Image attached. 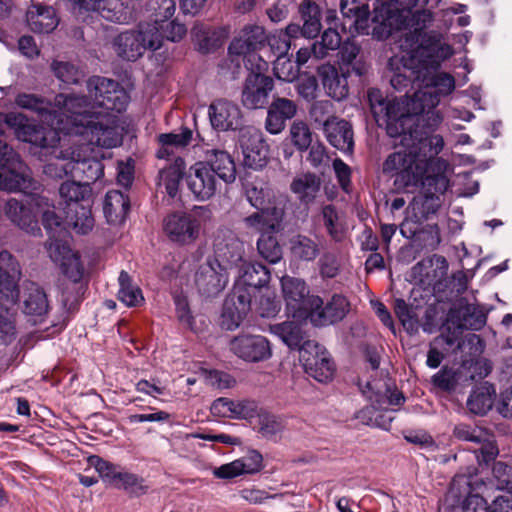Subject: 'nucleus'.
Instances as JSON below:
<instances>
[{
  "label": "nucleus",
  "instance_id": "obj_1",
  "mask_svg": "<svg viewBox=\"0 0 512 512\" xmlns=\"http://www.w3.org/2000/svg\"><path fill=\"white\" fill-rule=\"evenodd\" d=\"M410 67L416 69L417 77L421 78L423 88L413 96L401 99L384 98L378 89L368 91V101L371 112L379 125H385L389 136H397L410 131L415 116L422 113L428 115V126L436 129L443 117L433 109L439 104L440 98L451 94L455 89V79L447 73H435L439 62L423 47L416 48V55L410 62Z\"/></svg>",
  "mask_w": 512,
  "mask_h": 512
},
{
  "label": "nucleus",
  "instance_id": "obj_2",
  "mask_svg": "<svg viewBox=\"0 0 512 512\" xmlns=\"http://www.w3.org/2000/svg\"><path fill=\"white\" fill-rule=\"evenodd\" d=\"M92 105L86 96L57 94L55 105L64 113L66 120H59L58 126L66 133L87 134L92 142L106 147L122 143L118 131V114L128 107V94L118 82L93 76L87 81Z\"/></svg>",
  "mask_w": 512,
  "mask_h": 512
},
{
  "label": "nucleus",
  "instance_id": "obj_3",
  "mask_svg": "<svg viewBox=\"0 0 512 512\" xmlns=\"http://www.w3.org/2000/svg\"><path fill=\"white\" fill-rule=\"evenodd\" d=\"M21 166L22 162L14 150L0 142V190L24 193L28 197L29 205L27 207L11 198L5 204V214L20 229L33 236H39L41 229L33 209L49 208L51 204L47 197L41 195L42 185L18 171Z\"/></svg>",
  "mask_w": 512,
  "mask_h": 512
},
{
  "label": "nucleus",
  "instance_id": "obj_4",
  "mask_svg": "<svg viewBox=\"0 0 512 512\" xmlns=\"http://www.w3.org/2000/svg\"><path fill=\"white\" fill-rule=\"evenodd\" d=\"M420 0H377L374 16L369 19V8L356 0H341L340 9L344 18L351 20L350 31L358 34H372L385 39L394 31L413 26L415 17H430L427 11L413 12Z\"/></svg>",
  "mask_w": 512,
  "mask_h": 512
},
{
  "label": "nucleus",
  "instance_id": "obj_5",
  "mask_svg": "<svg viewBox=\"0 0 512 512\" xmlns=\"http://www.w3.org/2000/svg\"><path fill=\"white\" fill-rule=\"evenodd\" d=\"M281 291L288 313L299 320L310 319L313 309L322 304V299L311 295L307 284L300 278L283 276Z\"/></svg>",
  "mask_w": 512,
  "mask_h": 512
},
{
  "label": "nucleus",
  "instance_id": "obj_6",
  "mask_svg": "<svg viewBox=\"0 0 512 512\" xmlns=\"http://www.w3.org/2000/svg\"><path fill=\"white\" fill-rule=\"evenodd\" d=\"M426 167V153L418 152L413 144L407 151H398L389 155L383 164V171L400 175L406 185H411L422 179Z\"/></svg>",
  "mask_w": 512,
  "mask_h": 512
},
{
  "label": "nucleus",
  "instance_id": "obj_7",
  "mask_svg": "<svg viewBox=\"0 0 512 512\" xmlns=\"http://www.w3.org/2000/svg\"><path fill=\"white\" fill-rule=\"evenodd\" d=\"M84 137L85 143L74 144L70 147L71 159L73 161V178L89 185L100 179L104 174V166L94 153L93 146L107 148L90 140L87 134H78Z\"/></svg>",
  "mask_w": 512,
  "mask_h": 512
},
{
  "label": "nucleus",
  "instance_id": "obj_8",
  "mask_svg": "<svg viewBox=\"0 0 512 512\" xmlns=\"http://www.w3.org/2000/svg\"><path fill=\"white\" fill-rule=\"evenodd\" d=\"M258 60L257 71H252L246 77L241 92V103L250 110L263 108L268 103L269 94L274 88L272 78L262 73L267 68V62L260 57Z\"/></svg>",
  "mask_w": 512,
  "mask_h": 512
},
{
  "label": "nucleus",
  "instance_id": "obj_9",
  "mask_svg": "<svg viewBox=\"0 0 512 512\" xmlns=\"http://www.w3.org/2000/svg\"><path fill=\"white\" fill-rule=\"evenodd\" d=\"M299 360L305 372L318 382H328L335 373V365L328 351L315 341H307L300 349Z\"/></svg>",
  "mask_w": 512,
  "mask_h": 512
},
{
  "label": "nucleus",
  "instance_id": "obj_10",
  "mask_svg": "<svg viewBox=\"0 0 512 512\" xmlns=\"http://www.w3.org/2000/svg\"><path fill=\"white\" fill-rule=\"evenodd\" d=\"M219 180L209 165L201 161L192 165L185 177L188 189L200 201L209 200L216 194Z\"/></svg>",
  "mask_w": 512,
  "mask_h": 512
},
{
  "label": "nucleus",
  "instance_id": "obj_11",
  "mask_svg": "<svg viewBox=\"0 0 512 512\" xmlns=\"http://www.w3.org/2000/svg\"><path fill=\"white\" fill-rule=\"evenodd\" d=\"M239 144L247 167L257 170L266 165L268 146L256 128L248 126L240 129Z\"/></svg>",
  "mask_w": 512,
  "mask_h": 512
},
{
  "label": "nucleus",
  "instance_id": "obj_12",
  "mask_svg": "<svg viewBox=\"0 0 512 512\" xmlns=\"http://www.w3.org/2000/svg\"><path fill=\"white\" fill-rule=\"evenodd\" d=\"M228 275L225 266L217 261L207 260L195 274V285L206 297L218 295L226 287Z\"/></svg>",
  "mask_w": 512,
  "mask_h": 512
},
{
  "label": "nucleus",
  "instance_id": "obj_13",
  "mask_svg": "<svg viewBox=\"0 0 512 512\" xmlns=\"http://www.w3.org/2000/svg\"><path fill=\"white\" fill-rule=\"evenodd\" d=\"M200 229L199 220L191 214L174 213L164 220V231L169 239L182 245L195 242Z\"/></svg>",
  "mask_w": 512,
  "mask_h": 512
},
{
  "label": "nucleus",
  "instance_id": "obj_14",
  "mask_svg": "<svg viewBox=\"0 0 512 512\" xmlns=\"http://www.w3.org/2000/svg\"><path fill=\"white\" fill-rule=\"evenodd\" d=\"M15 103L18 107L35 112L40 118L46 121L49 125H58L59 120H66L64 113L48 99L29 93H20L15 98ZM65 135H73L74 133H66L63 129L57 126Z\"/></svg>",
  "mask_w": 512,
  "mask_h": 512
},
{
  "label": "nucleus",
  "instance_id": "obj_15",
  "mask_svg": "<svg viewBox=\"0 0 512 512\" xmlns=\"http://www.w3.org/2000/svg\"><path fill=\"white\" fill-rule=\"evenodd\" d=\"M231 351L248 362H258L271 356L268 340L261 335H239L230 342Z\"/></svg>",
  "mask_w": 512,
  "mask_h": 512
},
{
  "label": "nucleus",
  "instance_id": "obj_16",
  "mask_svg": "<svg viewBox=\"0 0 512 512\" xmlns=\"http://www.w3.org/2000/svg\"><path fill=\"white\" fill-rule=\"evenodd\" d=\"M262 468V455L256 450H250L244 456L232 462L213 468L212 474L217 479L230 480L242 475L256 474Z\"/></svg>",
  "mask_w": 512,
  "mask_h": 512
},
{
  "label": "nucleus",
  "instance_id": "obj_17",
  "mask_svg": "<svg viewBox=\"0 0 512 512\" xmlns=\"http://www.w3.org/2000/svg\"><path fill=\"white\" fill-rule=\"evenodd\" d=\"M266 36L264 29L258 25L246 26L239 37L235 38L230 46L231 55L243 56L245 64L252 62L257 58L256 50L261 47Z\"/></svg>",
  "mask_w": 512,
  "mask_h": 512
},
{
  "label": "nucleus",
  "instance_id": "obj_18",
  "mask_svg": "<svg viewBox=\"0 0 512 512\" xmlns=\"http://www.w3.org/2000/svg\"><path fill=\"white\" fill-rule=\"evenodd\" d=\"M209 117L213 128L220 131L242 129V113L233 102L219 99L209 107Z\"/></svg>",
  "mask_w": 512,
  "mask_h": 512
},
{
  "label": "nucleus",
  "instance_id": "obj_19",
  "mask_svg": "<svg viewBox=\"0 0 512 512\" xmlns=\"http://www.w3.org/2000/svg\"><path fill=\"white\" fill-rule=\"evenodd\" d=\"M322 130L331 146L344 153H352L353 129L349 122L336 116H329L323 121Z\"/></svg>",
  "mask_w": 512,
  "mask_h": 512
},
{
  "label": "nucleus",
  "instance_id": "obj_20",
  "mask_svg": "<svg viewBox=\"0 0 512 512\" xmlns=\"http://www.w3.org/2000/svg\"><path fill=\"white\" fill-rule=\"evenodd\" d=\"M23 313L33 324L42 323L49 311L46 293L35 283L26 285L23 293Z\"/></svg>",
  "mask_w": 512,
  "mask_h": 512
},
{
  "label": "nucleus",
  "instance_id": "obj_21",
  "mask_svg": "<svg viewBox=\"0 0 512 512\" xmlns=\"http://www.w3.org/2000/svg\"><path fill=\"white\" fill-rule=\"evenodd\" d=\"M88 462L95 468L106 487L124 490L128 488V472L125 467L97 455L90 456Z\"/></svg>",
  "mask_w": 512,
  "mask_h": 512
},
{
  "label": "nucleus",
  "instance_id": "obj_22",
  "mask_svg": "<svg viewBox=\"0 0 512 512\" xmlns=\"http://www.w3.org/2000/svg\"><path fill=\"white\" fill-rule=\"evenodd\" d=\"M18 263L11 253L4 250L0 252V296L16 302L19 289L16 274H19Z\"/></svg>",
  "mask_w": 512,
  "mask_h": 512
},
{
  "label": "nucleus",
  "instance_id": "obj_23",
  "mask_svg": "<svg viewBox=\"0 0 512 512\" xmlns=\"http://www.w3.org/2000/svg\"><path fill=\"white\" fill-rule=\"evenodd\" d=\"M60 132L62 131L57 128V125L44 128L27 121L22 129H19L16 133L22 141L48 149L56 147V144L60 141Z\"/></svg>",
  "mask_w": 512,
  "mask_h": 512
},
{
  "label": "nucleus",
  "instance_id": "obj_24",
  "mask_svg": "<svg viewBox=\"0 0 512 512\" xmlns=\"http://www.w3.org/2000/svg\"><path fill=\"white\" fill-rule=\"evenodd\" d=\"M317 73L328 96L335 100H343L348 95L347 74L342 69L339 74L337 68L329 63L318 67Z\"/></svg>",
  "mask_w": 512,
  "mask_h": 512
},
{
  "label": "nucleus",
  "instance_id": "obj_25",
  "mask_svg": "<svg viewBox=\"0 0 512 512\" xmlns=\"http://www.w3.org/2000/svg\"><path fill=\"white\" fill-rule=\"evenodd\" d=\"M349 303L344 296L334 295L331 301L323 307L313 309L310 321L315 326H326L342 320L348 312Z\"/></svg>",
  "mask_w": 512,
  "mask_h": 512
},
{
  "label": "nucleus",
  "instance_id": "obj_26",
  "mask_svg": "<svg viewBox=\"0 0 512 512\" xmlns=\"http://www.w3.org/2000/svg\"><path fill=\"white\" fill-rule=\"evenodd\" d=\"M243 253V243L234 235L229 234L223 239H216L214 243V259L210 260L223 264L227 270L232 266H237L242 261Z\"/></svg>",
  "mask_w": 512,
  "mask_h": 512
},
{
  "label": "nucleus",
  "instance_id": "obj_27",
  "mask_svg": "<svg viewBox=\"0 0 512 512\" xmlns=\"http://www.w3.org/2000/svg\"><path fill=\"white\" fill-rule=\"evenodd\" d=\"M26 22L35 33H51L59 24V17L51 6L35 4L26 12Z\"/></svg>",
  "mask_w": 512,
  "mask_h": 512
},
{
  "label": "nucleus",
  "instance_id": "obj_28",
  "mask_svg": "<svg viewBox=\"0 0 512 512\" xmlns=\"http://www.w3.org/2000/svg\"><path fill=\"white\" fill-rule=\"evenodd\" d=\"M135 43L132 46L135 48L130 49V60L137 58L142 54L141 50L151 49L157 50L161 47L163 36L161 34L160 25L154 23H141L134 34Z\"/></svg>",
  "mask_w": 512,
  "mask_h": 512
},
{
  "label": "nucleus",
  "instance_id": "obj_29",
  "mask_svg": "<svg viewBox=\"0 0 512 512\" xmlns=\"http://www.w3.org/2000/svg\"><path fill=\"white\" fill-rule=\"evenodd\" d=\"M207 163L213 173L225 183H232L236 179V166L232 156L225 150L212 148L205 151Z\"/></svg>",
  "mask_w": 512,
  "mask_h": 512
},
{
  "label": "nucleus",
  "instance_id": "obj_30",
  "mask_svg": "<svg viewBox=\"0 0 512 512\" xmlns=\"http://www.w3.org/2000/svg\"><path fill=\"white\" fill-rule=\"evenodd\" d=\"M256 209L258 212L244 218V223L247 228L259 232L261 235L273 232L282 221L284 212L279 207Z\"/></svg>",
  "mask_w": 512,
  "mask_h": 512
},
{
  "label": "nucleus",
  "instance_id": "obj_31",
  "mask_svg": "<svg viewBox=\"0 0 512 512\" xmlns=\"http://www.w3.org/2000/svg\"><path fill=\"white\" fill-rule=\"evenodd\" d=\"M103 212L109 224L123 225L128 212V197L119 190H110L106 193Z\"/></svg>",
  "mask_w": 512,
  "mask_h": 512
},
{
  "label": "nucleus",
  "instance_id": "obj_32",
  "mask_svg": "<svg viewBox=\"0 0 512 512\" xmlns=\"http://www.w3.org/2000/svg\"><path fill=\"white\" fill-rule=\"evenodd\" d=\"M321 180L314 173H302L293 178L290 190L303 204L312 203L320 191Z\"/></svg>",
  "mask_w": 512,
  "mask_h": 512
},
{
  "label": "nucleus",
  "instance_id": "obj_33",
  "mask_svg": "<svg viewBox=\"0 0 512 512\" xmlns=\"http://www.w3.org/2000/svg\"><path fill=\"white\" fill-rule=\"evenodd\" d=\"M185 168V161L181 157H176L159 171V185L165 188L166 193L171 198L178 194L180 180L185 174Z\"/></svg>",
  "mask_w": 512,
  "mask_h": 512
},
{
  "label": "nucleus",
  "instance_id": "obj_34",
  "mask_svg": "<svg viewBox=\"0 0 512 512\" xmlns=\"http://www.w3.org/2000/svg\"><path fill=\"white\" fill-rule=\"evenodd\" d=\"M418 122V116H415L414 124H412L411 132L405 131L396 137L402 136L401 143L405 146H409L408 140H418L420 147L417 148V151L420 153H426L427 157L438 155L444 148V139L441 135L435 134L427 136L426 138H419L418 132L416 129V125Z\"/></svg>",
  "mask_w": 512,
  "mask_h": 512
},
{
  "label": "nucleus",
  "instance_id": "obj_35",
  "mask_svg": "<svg viewBox=\"0 0 512 512\" xmlns=\"http://www.w3.org/2000/svg\"><path fill=\"white\" fill-rule=\"evenodd\" d=\"M270 280V273L260 263H244L239 269L238 286H246L256 291Z\"/></svg>",
  "mask_w": 512,
  "mask_h": 512
},
{
  "label": "nucleus",
  "instance_id": "obj_36",
  "mask_svg": "<svg viewBox=\"0 0 512 512\" xmlns=\"http://www.w3.org/2000/svg\"><path fill=\"white\" fill-rule=\"evenodd\" d=\"M495 396L494 386L485 382L471 392L467 400V407L474 414L484 415L492 408Z\"/></svg>",
  "mask_w": 512,
  "mask_h": 512
},
{
  "label": "nucleus",
  "instance_id": "obj_37",
  "mask_svg": "<svg viewBox=\"0 0 512 512\" xmlns=\"http://www.w3.org/2000/svg\"><path fill=\"white\" fill-rule=\"evenodd\" d=\"M300 36V25L290 23L285 29L276 30L266 37L272 53L278 57L287 55L291 47V40Z\"/></svg>",
  "mask_w": 512,
  "mask_h": 512
},
{
  "label": "nucleus",
  "instance_id": "obj_38",
  "mask_svg": "<svg viewBox=\"0 0 512 512\" xmlns=\"http://www.w3.org/2000/svg\"><path fill=\"white\" fill-rule=\"evenodd\" d=\"M299 12L303 20V26H300V36L305 38L316 37L321 30L320 9L311 0H303L299 7Z\"/></svg>",
  "mask_w": 512,
  "mask_h": 512
},
{
  "label": "nucleus",
  "instance_id": "obj_39",
  "mask_svg": "<svg viewBox=\"0 0 512 512\" xmlns=\"http://www.w3.org/2000/svg\"><path fill=\"white\" fill-rule=\"evenodd\" d=\"M320 217L328 235L336 242L343 241L346 228L342 213L334 205L327 204L322 206Z\"/></svg>",
  "mask_w": 512,
  "mask_h": 512
},
{
  "label": "nucleus",
  "instance_id": "obj_40",
  "mask_svg": "<svg viewBox=\"0 0 512 512\" xmlns=\"http://www.w3.org/2000/svg\"><path fill=\"white\" fill-rule=\"evenodd\" d=\"M191 139L192 131L188 128H182L178 132L160 134L159 142L161 143V148L157 152V156L159 158H168L173 154L174 149L185 148Z\"/></svg>",
  "mask_w": 512,
  "mask_h": 512
},
{
  "label": "nucleus",
  "instance_id": "obj_41",
  "mask_svg": "<svg viewBox=\"0 0 512 512\" xmlns=\"http://www.w3.org/2000/svg\"><path fill=\"white\" fill-rule=\"evenodd\" d=\"M54 159L44 166V173L51 178H63L70 175L73 178V161L71 159V150L52 151Z\"/></svg>",
  "mask_w": 512,
  "mask_h": 512
},
{
  "label": "nucleus",
  "instance_id": "obj_42",
  "mask_svg": "<svg viewBox=\"0 0 512 512\" xmlns=\"http://www.w3.org/2000/svg\"><path fill=\"white\" fill-rule=\"evenodd\" d=\"M270 330L291 349L300 351L304 343L308 341L305 340L301 327L294 322L275 324L270 327Z\"/></svg>",
  "mask_w": 512,
  "mask_h": 512
},
{
  "label": "nucleus",
  "instance_id": "obj_43",
  "mask_svg": "<svg viewBox=\"0 0 512 512\" xmlns=\"http://www.w3.org/2000/svg\"><path fill=\"white\" fill-rule=\"evenodd\" d=\"M59 194L67 208H74L91 195V188L80 181H66L60 185Z\"/></svg>",
  "mask_w": 512,
  "mask_h": 512
},
{
  "label": "nucleus",
  "instance_id": "obj_44",
  "mask_svg": "<svg viewBox=\"0 0 512 512\" xmlns=\"http://www.w3.org/2000/svg\"><path fill=\"white\" fill-rule=\"evenodd\" d=\"M95 8L101 17L108 21L126 23L128 19L123 0H98Z\"/></svg>",
  "mask_w": 512,
  "mask_h": 512
},
{
  "label": "nucleus",
  "instance_id": "obj_45",
  "mask_svg": "<svg viewBox=\"0 0 512 512\" xmlns=\"http://www.w3.org/2000/svg\"><path fill=\"white\" fill-rule=\"evenodd\" d=\"M66 212L69 223L73 226L77 233L86 234L92 230L94 226V218L91 209L80 205L74 208H68Z\"/></svg>",
  "mask_w": 512,
  "mask_h": 512
},
{
  "label": "nucleus",
  "instance_id": "obj_46",
  "mask_svg": "<svg viewBox=\"0 0 512 512\" xmlns=\"http://www.w3.org/2000/svg\"><path fill=\"white\" fill-rule=\"evenodd\" d=\"M341 45V36L335 29H327L321 36V41L313 43V57L325 58L330 51L337 50Z\"/></svg>",
  "mask_w": 512,
  "mask_h": 512
},
{
  "label": "nucleus",
  "instance_id": "obj_47",
  "mask_svg": "<svg viewBox=\"0 0 512 512\" xmlns=\"http://www.w3.org/2000/svg\"><path fill=\"white\" fill-rule=\"evenodd\" d=\"M291 251L295 257L306 261L314 260L319 253L317 244L302 235H298L291 240Z\"/></svg>",
  "mask_w": 512,
  "mask_h": 512
},
{
  "label": "nucleus",
  "instance_id": "obj_48",
  "mask_svg": "<svg viewBox=\"0 0 512 512\" xmlns=\"http://www.w3.org/2000/svg\"><path fill=\"white\" fill-rule=\"evenodd\" d=\"M257 249L259 254L270 263H277L282 258L281 247L271 233L260 236Z\"/></svg>",
  "mask_w": 512,
  "mask_h": 512
},
{
  "label": "nucleus",
  "instance_id": "obj_49",
  "mask_svg": "<svg viewBox=\"0 0 512 512\" xmlns=\"http://www.w3.org/2000/svg\"><path fill=\"white\" fill-rule=\"evenodd\" d=\"M290 138L299 151L307 150L312 143V132L303 121H294L290 126Z\"/></svg>",
  "mask_w": 512,
  "mask_h": 512
},
{
  "label": "nucleus",
  "instance_id": "obj_50",
  "mask_svg": "<svg viewBox=\"0 0 512 512\" xmlns=\"http://www.w3.org/2000/svg\"><path fill=\"white\" fill-rule=\"evenodd\" d=\"M246 197L255 208L275 207L270 201V191L262 183H248L246 185Z\"/></svg>",
  "mask_w": 512,
  "mask_h": 512
},
{
  "label": "nucleus",
  "instance_id": "obj_51",
  "mask_svg": "<svg viewBox=\"0 0 512 512\" xmlns=\"http://www.w3.org/2000/svg\"><path fill=\"white\" fill-rule=\"evenodd\" d=\"M247 314L240 313L235 299H226L221 315V326L226 330H234L243 321Z\"/></svg>",
  "mask_w": 512,
  "mask_h": 512
},
{
  "label": "nucleus",
  "instance_id": "obj_52",
  "mask_svg": "<svg viewBox=\"0 0 512 512\" xmlns=\"http://www.w3.org/2000/svg\"><path fill=\"white\" fill-rule=\"evenodd\" d=\"M274 75L282 81L293 82L299 76V68L287 55L276 57L273 65Z\"/></svg>",
  "mask_w": 512,
  "mask_h": 512
},
{
  "label": "nucleus",
  "instance_id": "obj_53",
  "mask_svg": "<svg viewBox=\"0 0 512 512\" xmlns=\"http://www.w3.org/2000/svg\"><path fill=\"white\" fill-rule=\"evenodd\" d=\"M46 249L50 259L60 267L63 262H67L70 257L76 255L67 243L54 238V235L49 237Z\"/></svg>",
  "mask_w": 512,
  "mask_h": 512
},
{
  "label": "nucleus",
  "instance_id": "obj_54",
  "mask_svg": "<svg viewBox=\"0 0 512 512\" xmlns=\"http://www.w3.org/2000/svg\"><path fill=\"white\" fill-rule=\"evenodd\" d=\"M416 55V49L413 50L408 57H403V67L405 72L404 73H396L391 78L390 82L391 85L397 89L400 90L402 88L407 87L412 81H418L421 83V78L417 77L416 69H412L410 67V62L412 61V58Z\"/></svg>",
  "mask_w": 512,
  "mask_h": 512
},
{
  "label": "nucleus",
  "instance_id": "obj_55",
  "mask_svg": "<svg viewBox=\"0 0 512 512\" xmlns=\"http://www.w3.org/2000/svg\"><path fill=\"white\" fill-rule=\"evenodd\" d=\"M54 75L63 83L76 84L83 78V73L68 62L54 61L51 64Z\"/></svg>",
  "mask_w": 512,
  "mask_h": 512
},
{
  "label": "nucleus",
  "instance_id": "obj_56",
  "mask_svg": "<svg viewBox=\"0 0 512 512\" xmlns=\"http://www.w3.org/2000/svg\"><path fill=\"white\" fill-rule=\"evenodd\" d=\"M149 10L153 21L160 25L174 15L176 3L174 0H150Z\"/></svg>",
  "mask_w": 512,
  "mask_h": 512
},
{
  "label": "nucleus",
  "instance_id": "obj_57",
  "mask_svg": "<svg viewBox=\"0 0 512 512\" xmlns=\"http://www.w3.org/2000/svg\"><path fill=\"white\" fill-rule=\"evenodd\" d=\"M191 36L203 53L211 51L216 46L214 33H211L204 24H195L191 30Z\"/></svg>",
  "mask_w": 512,
  "mask_h": 512
},
{
  "label": "nucleus",
  "instance_id": "obj_58",
  "mask_svg": "<svg viewBox=\"0 0 512 512\" xmlns=\"http://www.w3.org/2000/svg\"><path fill=\"white\" fill-rule=\"evenodd\" d=\"M201 376L207 385L217 389H227L235 384L233 377L217 370L203 369Z\"/></svg>",
  "mask_w": 512,
  "mask_h": 512
},
{
  "label": "nucleus",
  "instance_id": "obj_59",
  "mask_svg": "<svg viewBox=\"0 0 512 512\" xmlns=\"http://www.w3.org/2000/svg\"><path fill=\"white\" fill-rule=\"evenodd\" d=\"M15 336L16 328L13 315L7 307L0 304V339L5 343H10Z\"/></svg>",
  "mask_w": 512,
  "mask_h": 512
},
{
  "label": "nucleus",
  "instance_id": "obj_60",
  "mask_svg": "<svg viewBox=\"0 0 512 512\" xmlns=\"http://www.w3.org/2000/svg\"><path fill=\"white\" fill-rule=\"evenodd\" d=\"M463 321L465 327L479 330L486 323V314L478 306L469 304L464 308Z\"/></svg>",
  "mask_w": 512,
  "mask_h": 512
},
{
  "label": "nucleus",
  "instance_id": "obj_61",
  "mask_svg": "<svg viewBox=\"0 0 512 512\" xmlns=\"http://www.w3.org/2000/svg\"><path fill=\"white\" fill-rule=\"evenodd\" d=\"M62 273L74 284H79L84 273V268L78 254L70 257L67 262H63L60 267Z\"/></svg>",
  "mask_w": 512,
  "mask_h": 512
},
{
  "label": "nucleus",
  "instance_id": "obj_62",
  "mask_svg": "<svg viewBox=\"0 0 512 512\" xmlns=\"http://www.w3.org/2000/svg\"><path fill=\"white\" fill-rule=\"evenodd\" d=\"M296 89L303 99L313 101L317 97L318 81L313 75L304 76L298 81Z\"/></svg>",
  "mask_w": 512,
  "mask_h": 512
},
{
  "label": "nucleus",
  "instance_id": "obj_63",
  "mask_svg": "<svg viewBox=\"0 0 512 512\" xmlns=\"http://www.w3.org/2000/svg\"><path fill=\"white\" fill-rule=\"evenodd\" d=\"M269 107L286 120L292 119L297 113L296 103L283 97H275Z\"/></svg>",
  "mask_w": 512,
  "mask_h": 512
},
{
  "label": "nucleus",
  "instance_id": "obj_64",
  "mask_svg": "<svg viewBox=\"0 0 512 512\" xmlns=\"http://www.w3.org/2000/svg\"><path fill=\"white\" fill-rule=\"evenodd\" d=\"M493 474L498 479L500 488L512 490V466L497 462L493 466Z\"/></svg>",
  "mask_w": 512,
  "mask_h": 512
}]
</instances>
